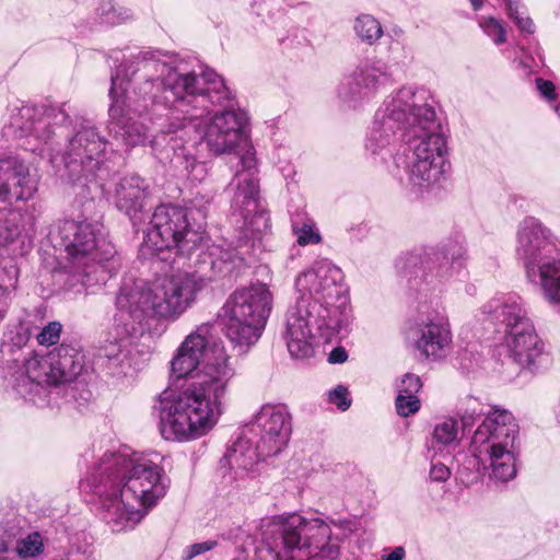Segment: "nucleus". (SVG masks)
Returning <instances> with one entry per match:
<instances>
[{
	"instance_id": "1",
	"label": "nucleus",
	"mask_w": 560,
	"mask_h": 560,
	"mask_svg": "<svg viewBox=\"0 0 560 560\" xmlns=\"http://www.w3.org/2000/svg\"><path fill=\"white\" fill-rule=\"evenodd\" d=\"M144 75L154 71L163 75V89L160 91L150 81H141L129 96V105L143 112L152 102L174 106V113H182V121L168 132L190 126L215 155L230 154L244 147L243 156L248 150L255 155L248 143V116L236 108L234 93L226 86L223 78L212 69L201 72L190 70L183 60L171 62H144L140 68ZM242 158H240V161ZM242 166V163L240 162Z\"/></svg>"
},
{
	"instance_id": "2",
	"label": "nucleus",
	"mask_w": 560,
	"mask_h": 560,
	"mask_svg": "<svg viewBox=\"0 0 560 560\" xmlns=\"http://www.w3.org/2000/svg\"><path fill=\"white\" fill-rule=\"evenodd\" d=\"M171 376L198 381L163 390L154 406L161 436L190 442L207 435L223 413V399L235 376L224 347L213 339L212 327L200 325L185 337L171 360Z\"/></svg>"
},
{
	"instance_id": "3",
	"label": "nucleus",
	"mask_w": 560,
	"mask_h": 560,
	"mask_svg": "<svg viewBox=\"0 0 560 560\" xmlns=\"http://www.w3.org/2000/svg\"><path fill=\"white\" fill-rule=\"evenodd\" d=\"M209 265L194 266L156 279L147 285L141 281L124 282L116 301L113 322L106 329L98 358L106 361L110 374H127L130 369L131 339L139 336L150 319L176 320L195 302L197 293L218 275Z\"/></svg>"
},
{
	"instance_id": "4",
	"label": "nucleus",
	"mask_w": 560,
	"mask_h": 560,
	"mask_svg": "<svg viewBox=\"0 0 560 560\" xmlns=\"http://www.w3.org/2000/svg\"><path fill=\"white\" fill-rule=\"evenodd\" d=\"M112 532L133 529L162 500L168 479L156 453L143 454L127 446L105 452L81 481Z\"/></svg>"
},
{
	"instance_id": "5",
	"label": "nucleus",
	"mask_w": 560,
	"mask_h": 560,
	"mask_svg": "<svg viewBox=\"0 0 560 560\" xmlns=\"http://www.w3.org/2000/svg\"><path fill=\"white\" fill-rule=\"evenodd\" d=\"M142 250L152 255L175 250L178 258H187L194 266L208 264L217 272H233L246 262L244 252L210 244L202 232L191 228L188 210L172 205L155 208L144 232Z\"/></svg>"
},
{
	"instance_id": "6",
	"label": "nucleus",
	"mask_w": 560,
	"mask_h": 560,
	"mask_svg": "<svg viewBox=\"0 0 560 560\" xmlns=\"http://www.w3.org/2000/svg\"><path fill=\"white\" fill-rule=\"evenodd\" d=\"M492 374L503 383L517 377L522 370L539 368L547 352L522 300L516 294L495 298L492 310Z\"/></svg>"
},
{
	"instance_id": "7",
	"label": "nucleus",
	"mask_w": 560,
	"mask_h": 560,
	"mask_svg": "<svg viewBox=\"0 0 560 560\" xmlns=\"http://www.w3.org/2000/svg\"><path fill=\"white\" fill-rule=\"evenodd\" d=\"M433 98L422 107L420 120L409 127V140L401 152L395 153L389 172L400 182L406 180L416 192L439 185L448 171L446 140L436 120Z\"/></svg>"
},
{
	"instance_id": "8",
	"label": "nucleus",
	"mask_w": 560,
	"mask_h": 560,
	"mask_svg": "<svg viewBox=\"0 0 560 560\" xmlns=\"http://www.w3.org/2000/svg\"><path fill=\"white\" fill-rule=\"evenodd\" d=\"M57 235L66 252V270L73 284L92 287L106 281L114 265L115 248L106 238L103 225L89 220H63Z\"/></svg>"
},
{
	"instance_id": "9",
	"label": "nucleus",
	"mask_w": 560,
	"mask_h": 560,
	"mask_svg": "<svg viewBox=\"0 0 560 560\" xmlns=\"http://www.w3.org/2000/svg\"><path fill=\"white\" fill-rule=\"evenodd\" d=\"M155 58L154 56L138 59L130 65L120 66L116 73L112 75V86L109 90V97L112 105L109 107V116L112 121L109 124V131L114 132L116 139L121 141L128 147L145 145L152 143L150 128L142 120L135 119L133 116L139 118L148 114L154 106H163L174 110V106H167L161 102H152L143 112L136 110L129 105V96L135 92L141 81H150L160 91L154 90L155 93L161 94L163 89V75L158 71L147 75L143 74L140 68L144 62H171L173 59L166 58L165 55Z\"/></svg>"
},
{
	"instance_id": "10",
	"label": "nucleus",
	"mask_w": 560,
	"mask_h": 560,
	"mask_svg": "<svg viewBox=\"0 0 560 560\" xmlns=\"http://www.w3.org/2000/svg\"><path fill=\"white\" fill-rule=\"evenodd\" d=\"M292 431L291 415L284 405H264L257 412L249 433L244 434L225 455L237 479H255L261 459L275 456L287 445Z\"/></svg>"
},
{
	"instance_id": "11",
	"label": "nucleus",
	"mask_w": 560,
	"mask_h": 560,
	"mask_svg": "<svg viewBox=\"0 0 560 560\" xmlns=\"http://www.w3.org/2000/svg\"><path fill=\"white\" fill-rule=\"evenodd\" d=\"M265 539L276 560H307L318 555L332 560L339 555V547L330 542V526L317 517L276 515L267 525Z\"/></svg>"
},
{
	"instance_id": "12",
	"label": "nucleus",
	"mask_w": 560,
	"mask_h": 560,
	"mask_svg": "<svg viewBox=\"0 0 560 560\" xmlns=\"http://www.w3.org/2000/svg\"><path fill=\"white\" fill-rule=\"evenodd\" d=\"M431 98L428 90L410 85L389 94L375 113L365 140L366 151L384 161L387 156L394 160L397 132L401 131L407 142L409 127L421 118L422 107H427Z\"/></svg>"
},
{
	"instance_id": "13",
	"label": "nucleus",
	"mask_w": 560,
	"mask_h": 560,
	"mask_svg": "<svg viewBox=\"0 0 560 560\" xmlns=\"http://www.w3.org/2000/svg\"><path fill=\"white\" fill-rule=\"evenodd\" d=\"M38 190V180L24 160L0 159V249L15 253L23 243L24 214L13 208L19 201H28Z\"/></svg>"
},
{
	"instance_id": "14",
	"label": "nucleus",
	"mask_w": 560,
	"mask_h": 560,
	"mask_svg": "<svg viewBox=\"0 0 560 560\" xmlns=\"http://www.w3.org/2000/svg\"><path fill=\"white\" fill-rule=\"evenodd\" d=\"M275 294L270 287L256 281L237 288L224 304L226 336L245 351L261 337L273 308Z\"/></svg>"
},
{
	"instance_id": "15",
	"label": "nucleus",
	"mask_w": 560,
	"mask_h": 560,
	"mask_svg": "<svg viewBox=\"0 0 560 560\" xmlns=\"http://www.w3.org/2000/svg\"><path fill=\"white\" fill-rule=\"evenodd\" d=\"M105 148L106 142L95 128H84L70 139L62 153L49 154L50 163L60 177H67L83 191L95 178Z\"/></svg>"
},
{
	"instance_id": "16",
	"label": "nucleus",
	"mask_w": 560,
	"mask_h": 560,
	"mask_svg": "<svg viewBox=\"0 0 560 560\" xmlns=\"http://www.w3.org/2000/svg\"><path fill=\"white\" fill-rule=\"evenodd\" d=\"M242 170L237 171L230 187L234 189L232 207L244 219L242 233L247 241H260L270 230L269 215L259 202L258 180L256 178L257 159L248 150L241 160Z\"/></svg>"
},
{
	"instance_id": "17",
	"label": "nucleus",
	"mask_w": 560,
	"mask_h": 560,
	"mask_svg": "<svg viewBox=\"0 0 560 560\" xmlns=\"http://www.w3.org/2000/svg\"><path fill=\"white\" fill-rule=\"evenodd\" d=\"M393 82L389 65L380 58H366L340 81L337 98L345 109H361Z\"/></svg>"
},
{
	"instance_id": "18",
	"label": "nucleus",
	"mask_w": 560,
	"mask_h": 560,
	"mask_svg": "<svg viewBox=\"0 0 560 560\" xmlns=\"http://www.w3.org/2000/svg\"><path fill=\"white\" fill-rule=\"evenodd\" d=\"M68 120V114L63 107L43 108L37 106L24 105L12 113L10 122L4 131L15 138H25L22 147L25 150L37 152L44 155L51 133V121L54 125H62Z\"/></svg>"
},
{
	"instance_id": "19",
	"label": "nucleus",
	"mask_w": 560,
	"mask_h": 560,
	"mask_svg": "<svg viewBox=\"0 0 560 560\" xmlns=\"http://www.w3.org/2000/svg\"><path fill=\"white\" fill-rule=\"evenodd\" d=\"M560 252L558 238L538 219L526 217L516 232L515 257L524 275Z\"/></svg>"
},
{
	"instance_id": "20",
	"label": "nucleus",
	"mask_w": 560,
	"mask_h": 560,
	"mask_svg": "<svg viewBox=\"0 0 560 560\" xmlns=\"http://www.w3.org/2000/svg\"><path fill=\"white\" fill-rule=\"evenodd\" d=\"M45 553V538L19 515L0 522V560H37Z\"/></svg>"
},
{
	"instance_id": "21",
	"label": "nucleus",
	"mask_w": 560,
	"mask_h": 560,
	"mask_svg": "<svg viewBox=\"0 0 560 560\" xmlns=\"http://www.w3.org/2000/svg\"><path fill=\"white\" fill-rule=\"evenodd\" d=\"M343 288L346 285L341 269L326 259L315 261L295 280V289L299 294L296 300H305V303L313 310L329 296L338 298Z\"/></svg>"
},
{
	"instance_id": "22",
	"label": "nucleus",
	"mask_w": 560,
	"mask_h": 560,
	"mask_svg": "<svg viewBox=\"0 0 560 560\" xmlns=\"http://www.w3.org/2000/svg\"><path fill=\"white\" fill-rule=\"evenodd\" d=\"M49 354H33L10 373L8 385L25 400L39 404L45 400L46 386L55 385Z\"/></svg>"
},
{
	"instance_id": "23",
	"label": "nucleus",
	"mask_w": 560,
	"mask_h": 560,
	"mask_svg": "<svg viewBox=\"0 0 560 560\" xmlns=\"http://www.w3.org/2000/svg\"><path fill=\"white\" fill-rule=\"evenodd\" d=\"M313 324H316V315L305 300H296L287 311L282 338L292 358L307 359L314 354Z\"/></svg>"
},
{
	"instance_id": "24",
	"label": "nucleus",
	"mask_w": 560,
	"mask_h": 560,
	"mask_svg": "<svg viewBox=\"0 0 560 560\" xmlns=\"http://www.w3.org/2000/svg\"><path fill=\"white\" fill-rule=\"evenodd\" d=\"M408 338L419 357L438 361L451 349L452 332L444 318H427L410 328Z\"/></svg>"
},
{
	"instance_id": "25",
	"label": "nucleus",
	"mask_w": 560,
	"mask_h": 560,
	"mask_svg": "<svg viewBox=\"0 0 560 560\" xmlns=\"http://www.w3.org/2000/svg\"><path fill=\"white\" fill-rule=\"evenodd\" d=\"M462 257V246L456 242L425 248L419 256L423 271L431 278L430 282H445L458 275L463 268Z\"/></svg>"
},
{
	"instance_id": "26",
	"label": "nucleus",
	"mask_w": 560,
	"mask_h": 560,
	"mask_svg": "<svg viewBox=\"0 0 560 560\" xmlns=\"http://www.w3.org/2000/svg\"><path fill=\"white\" fill-rule=\"evenodd\" d=\"M339 293L338 298L329 296L328 300L318 303L314 310L317 329L326 341L337 337L350 324L351 307L347 287Z\"/></svg>"
},
{
	"instance_id": "27",
	"label": "nucleus",
	"mask_w": 560,
	"mask_h": 560,
	"mask_svg": "<svg viewBox=\"0 0 560 560\" xmlns=\"http://www.w3.org/2000/svg\"><path fill=\"white\" fill-rule=\"evenodd\" d=\"M149 185L138 175L122 177L115 189L116 207L126 213L137 225L143 221V211L148 205Z\"/></svg>"
},
{
	"instance_id": "28",
	"label": "nucleus",
	"mask_w": 560,
	"mask_h": 560,
	"mask_svg": "<svg viewBox=\"0 0 560 560\" xmlns=\"http://www.w3.org/2000/svg\"><path fill=\"white\" fill-rule=\"evenodd\" d=\"M527 282L540 289L551 305H560V252L525 273Z\"/></svg>"
},
{
	"instance_id": "29",
	"label": "nucleus",
	"mask_w": 560,
	"mask_h": 560,
	"mask_svg": "<svg viewBox=\"0 0 560 560\" xmlns=\"http://www.w3.org/2000/svg\"><path fill=\"white\" fill-rule=\"evenodd\" d=\"M49 354L55 385L73 381L83 370V355L73 348L61 346Z\"/></svg>"
},
{
	"instance_id": "30",
	"label": "nucleus",
	"mask_w": 560,
	"mask_h": 560,
	"mask_svg": "<svg viewBox=\"0 0 560 560\" xmlns=\"http://www.w3.org/2000/svg\"><path fill=\"white\" fill-rule=\"evenodd\" d=\"M518 434L520 425L513 413L505 408L492 405V443L517 441Z\"/></svg>"
},
{
	"instance_id": "31",
	"label": "nucleus",
	"mask_w": 560,
	"mask_h": 560,
	"mask_svg": "<svg viewBox=\"0 0 560 560\" xmlns=\"http://www.w3.org/2000/svg\"><path fill=\"white\" fill-rule=\"evenodd\" d=\"M171 164L180 176H186L194 182L203 180L208 174L206 163L197 161L186 148H180L174 153Z\"/></svg>"
},
{
	"instance_id": "32",
	"label": "nucleus",
	"mask_w": 560,
	"mask_h": 560,
	"mask_svg": "<svg viewBox=\"0 0 560 560\" xmlns=\"http://www.w3.org/2000/svg\"><path fill=\"white\" fill-rule=\"evenodd\" d=\"M353 30L361 42L372 46L383 36V27L371 14H361L354 20Z\"/></svg>"
},
{
	"instance_id": "33",
	"label": "nucleus",
	"mask_w": 560,
	"mask_h": 560,
	"mask_svg": "<svg viewBox=\"0 0 560 560\" xmlns=\"http://www.w3.org/2000/svg\"><path fill=\"white\" fill-rule=\"evenodd\" d=\"M458 421L447 418L439 422L433 431V443L442 450L443 447H453L458 443Z\"/></svg>"
},
{
	"instance_id": "34",
	"label": "nucleus",
	"mask_w": 560,
	"mask_h": 560,
	"mask_svg": "<svg viewBox=\"0 0 560 560\" xmlns=\"http://www.w3.org/2000/svg\"><path fill=\"white\" fill-rule=\"evenodd\" d=\"M18 268L11 257L0 259V301L7 300L14 292L18 282Z\"/></svg>"
},
{
	"instance_id": "35",
	"label": "nucleus",
	"mask_w": 560,
	"mask_h": 560,
	"mask_svg": "<svg viewBox=\"0 0 560 560\" xmlns=\"http://www.w3.org/2000/svg\"><path fill=\"white\" fill-rule=\"evenodd\" d=\"M500 5L504 8L508 15L514 20L517 27L525 33L533 34L535 25L526 14V9L521 0H499Z\"/></svg>"
},
{
	"instance_id": "36",
	"label": "nucleus",
	"mask_w": 560,
	"mask_h": 560,
	"mask_svg": "<svg viewBox=\"0 0 560 560\" xmlns=\"http://www.w3.org/2000/svg\"><path fill=\"white\" fill-rule=\"evenodd\" d=\"M471 454L480 462L486 463L490 459V424L482 422L475 434L470 444Z\"/></svg>"
},
{
	"instance_id": "37",
	"label": "nucleus",
	"mask_w": 560,
	"mask_h": 560,
	"mask_svg": "<svg viewBox=\"0 0 560 560\" xmlns=\"http://www.w3.org/2000/svg\"><path fill=\"white\" fill-rule=\"evenodd\" d=\"M494 443H492V482L506 483L513 480L517 474V462H513L511 455H505L508 462L494 463Z\"/></svg>"
},
{
	"instance_id": "38",
	"label": "nucleus",
	"mask_w": 560,
	"mask_h": 560,
	"mask_svg": "<svg viewBox=\"0 0 560 560\" xmlns=\"http://www.w3.org/2000/svg\"><path fill=\"white\" fill-rule=\"evenodd\" d=\"M97 12L107 24H119L132 16L129 9L115 5L112 0H103L97 8Z\"/></svg>"
},
{
	"instance_id": "39",
	"label": "nucleus",
	"mask_w": 560,
	"mask_h": 560,
	"mask_svg": "<svg viewBox=\"0 0 560 560\" xmlns=\"http://www.w3.org/2000/svg\"><path fill=\"white\" fill-rule=\"evenodd\" d=\"M292 229L301 246L318 244L322 240L316 224L312 219L307 218L302 224L293 223Z\"/></svg>"
},
{
	"instance_id": "40",
	"label": "nucleus",
	"mask_w": 560,
	"mask_h": 560,
	"mask_svg": "<svg viewBox=\"0 0 560 560\" xmlns=\"http://www.w3.org/2000/svg\"><path fill=\"white\" fill-rule=\"evenodd\" d=\"M421 387L420 377L412 373H406L396 384L397 395L418 396Z\"/></svg>"
},
{
	"instance_id": "41",
	"label": "nucleus",
	"mask_w": 560,
	"mask_h": 560,
	"mask_svg": "<svg viewBox=\"0 0 560 560\" xmlns=\"http://www.w3.org/2000/svg\"><path fill=\"white\" fill-rule=\"evenodd\" d=\"M518 443L517 441L508 440L504 442H494V463L508 462L505 455H511L513 462H518Z\"/></svg>"
},
{
	"instance_id": "42",
	"label": "nucleus",
	"mask_w": 560,
	"mask_h": 560,
	"mask_svg": "<svg viewBox=\"0 0 560 560\" xmlns=\"http://www.w3.org/2000/svg\"><path fill=\"white\" fill-rule=\"evenodd\" d=\"M395 406L399 416L409 417L420 409V400L418 396L397 395Z\"/></svg>"
},
{
	"instance_id": "43",
	"label": "nucleus",
	"mask_w": 560,
	"mask_h": 560,
	"mask_svg": "<svg viewBox=\"0 0 560 560\" xmlns=\"http://www.w3.org/2000/svg\"><path fill=\"white\" fill-rule=\"evenodd\" d=\"M62 326L59 322L48 323L37 335V341L43 346H51L59 341Z\"/></svg>"
},
{
	"instance_id": "44",
	"label": "nucleus",
	"mask_w": 560,
	"mask_h": 560,
	"mask_svg": "<svg viewBox=\"0 0 560 560\" xmlns=\"http://www.w3.org/2000/svg\"><path fill=\"white\" fill-rule=\"evenodd\" d=\"M328 401L336 405L341 411H346L351 406L348 388L343 385H337L334 389L328 392Z\"/></svg>"
},
{
	"instance_id": "45",
	"label": "nucleus",
	"mask_w": 560,
	"mask_h": 560,
	"mask_svg": "<svg viewBox=\"0 0 560 560\" xmlns=\"http://www.w3.org/2000/svg\"><path fill=\"white\" fill-rule=\"evenodd\" d=\"M215 545H217V542L212 541V540L194 544L185 550L184 558L186 560H190L201 553H205V552L213 549L215 547Z\"/></svg>"
},
{
	"instance_id": "46",
	"label": "nucleus",
	"mask_w": 560,
	"mask_h": 560,
	"mask_svg": "<svg viewBox=\"0 0 560 560\" xmlns=\"http://www.w3.org/2000/svg\"><path fill=\"white\" fill-rule=\"evenodd\" d=\"M451 476L450 468L442 463H433L430 469V477L434 481H446Z\"/></svg>"
},
{
	"instance_id": "47",
	"label": "nucleus",
	"mask_w": 560,
	"mask_h": 560,
	"mask_svg": "<svg viewBox=\"0 0 560 560\" xmlns=\"http://www.w3.org/2000/svg\"><path fill=\"white\" fill-rule=\"evenodd\" d=\"M536 88L545 98L549 101L556 98V88L551 81L539 78L536 80Z\"/></svg>"
},
{
	"instance_id": "48",
	"label": "nucleus",
	"mask_w": 560,
	"mask_h": 560,
	"mask_svg": "<svg viewBox=\"0 0 560 560\" xmlns=\"http://www.w3.org/2000/svg\"><path fill=\"white\" fill-rule=\"evenodd\" d=\"M492 40L495 44H503L506 42V28L502 22L492 18Z\"/></svg>"
},
{
	"instance_id": "49",
	"label": "nucleus",
	"mask_w": 560,
	"mask_h": 560,
	"mask_svg": "<svg viewBox=\"0 0 560 560\" xmlns=\"http://www.w3.org/2000/svg\"><path fill=\"white\" fill-rule=\"evenodd\" d=\"M348 359V353L345 348L342 347H336L334 348L329 355H328V362L331 364H341L345 363Z\"/></svg>"
},
{
	"instance_id": "50",
	"label": "nucleus",
	"mask_w": 560,
	"mask_h": 560,
	"mask_svg": "<svg viewBox=\"0 0 560 560\" xmlns=\"http://www.w3.org/2000/svg\"><path fill=\"white\" fill-rule=\"evenodd\" d=\"M63 560H91L90 553L80 548H70L67 552L61 555Z\"/></svg>"
},
{
	"instance_id": "51",
	"label": "nucleus",
	"mask_w": 560,
	"mask_h": 560,
	"mask_svg": "<svg viewBox=\"0 0 560 560\" xmlns=\"http://www.w3.org/2000/svg\"><path fill=\"white\" fill-rule=\"evenodd\" d=\"M406 556L405 549L401 546L395 547L393 551L383 557L384 560H404Z\"/></svg>"
},
{
	"instance_id": "52",
	"label": "nucleus",
	"mask_w": 560,
	"mask_h": 560,
	"mask_svg": "<svg viewBox=\"0 0 560 560\" xmlns=\"http://www.w3.org/2000/svg\"><path fill=\"white\" fill-rule=\"evenodd\" d=\"M279 168L285 179H293L295 175V170L291 163H287L283 166H279Z\"/></svg>"
},
{
	"instance_id": "53",
	"label": "nucleus",
	"mask_w": 560,
	"mask_h": 560,
	"mask_svg": "<svg viewBox=\"0 0 560 560\" xmlns=\"http://www.w3.org/2000/svg\"><path fill=\"white\" fill-rule=\"evenodd\" d=\"M479 26L483 30V32L488 35L490 30V21L486 18H481L479 20Z\"/></svg>"
},
{
	"instance_id": "54",
	"label": "nucleus",
	"mask_w": 560,
	"mask_h": 560,
	"mask_svg": "<svg viewBox=\"0 0 560 560\" xmlns=\"http://www.w3.org/2000/svg\"><path fill=\"white\" fill-rule=\"evenodd\" d=\"M469 2L475 11L480 10L485 4V0H469Z\"/></svg>"
},
{
	"instance_id": "55",
	"label": "nucleus",
	"mask_w": 560,
	"mask_h": 560,
	"mask_svg": "<svg viewBox=\"0 0 560 560\" xmlns=\"http://www.w3.org/2000/svg\"><path fill=\"white\" fill-rule=\"evenodd\" d=\"M4 314H5V312L3 310H0V320H2L4 318Z\"/></svg>"
},
{
	"instance_id": "56",
	"label": "nucleus",
	"mask_w": 560,
	"mask_h": 560,
	"mask_svg": "<svg viewBox=\"0 0 560 560\" xmlns=\"http://www.w3.org/2000/svg\"><path fill=\"white\" fill-rule=\"evenodd\" d=\"M556 113L558 114V116L560 117V105L556 106Z\"/></svg>"
},
{
	"instance_id": "57",
	"label": "nucleus",
	"mask_w": 560,
	"mask_h": 560,
	"mask_svg": "<svg viewBox=\"0 0 560 560\" xmlns=\"http://www.w3.org/2000/svg\"><path fill=\"white\" fill-rule=\"evenodd\" d=\"M54 560H63V559H62V557H61V555H60V556H58V557H57L56 559H54Z\"/></svg>"
},
{
	"instance_id": "58",
	"label": "nucleus",
	"mask_w": 560,
	"mask_h": 560,
	"mask_svg": "<svg viewBox=\"0 0 560 560\" xmlns=\"http://www.w3.org/2000/svg\"><path fill=\"white\" fill-rule=\"evenodd\" d=\"M345 523H347V522L346 521L345 522H339L338 525L343 526Z\"/></svg>"
}]
</instances>
